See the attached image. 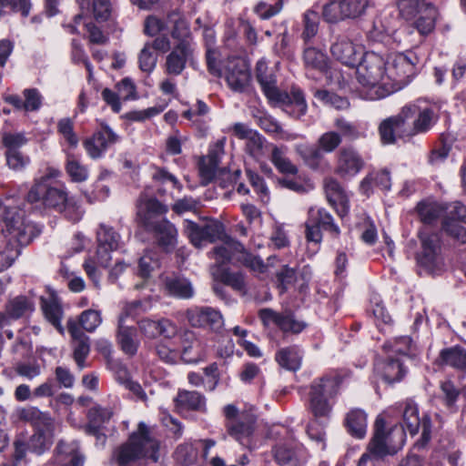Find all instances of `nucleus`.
Masks as SVG:
<instances>
[{"label": "nucleus", "instance_id": "nucleus-49", "mask_svg": "<svg viewBox=\"0 0 466 466\" xmlns=\"http://www.w3.org/2000/svg\"><path fill=\"white\" fill-rule=\"evenodd\" d=\"M334 127L339 131L341 137L356 140L366 137L365 128L360 124L350 122L342 117L335 119Z\"/></svg>", "mask_w": 466, "mask_h": 466}, {"label": "nucleus", "instance_id": "nucleus-18", "mask_svg": "<svg viewBox=\"0 0 466 466\" xmlns=\"http://www.w3.org/2000/svg\"><path fill=\"white\" fill-rule=\"evenodd\" d=\"M195 52L196 44L177 43L166 57L167 74L179 76L187 64L194 63Z\"/></svg>", "mask_w": 466, "mask_h": 466}, {"label": "nucleus", "instance_id": "nucleus-3", "mask_svg": "<svg viewBox=\"0 0 466 466\" xmlns=\"http://www.w3.org/2000/svg\"><path fill=\"white\" fill-rule=\"evenodd\" d=\"M158 442L153 439L147 426L144 422L138 424V429L132 433L128 441L116 451L119 466H127L131 461L139 458L150 459L153 462L158 461Z\"/></svg>", "mask_w": 466, "mask_h": 466}, {"label": "nucleus", "instance_id": "nucleus-46", "mask_svg": "<svg viewBox=\"0 0 466 466\" xmlns=\"http://www.w3.org/2000/svg\"><path fill=\"white\" fill-rule=\"evenodd\" d=\"M286 154V147L273 146L271 150V161L280 173L295 175L298 173V167L287 157Z\"/></svg>", "mask_w": 466, "mask_h": 466}, {"label": "nucleus", "instance_id": "nucleus-34", "mask_svg": "<svg viewBox=\"0 0 466 466\" xmlns=\"http://www.w3.org/2000/svg\"><path fill=\"white\" fill-rule=\"evenodd\" d=\"M153 230L159 246L166 250L173 249L177 243V230L175 226L165 218L159 219L148 228Z\"/></svg>", "mask_w": 466, "mask_h": 466}, {"label": "nucleus", "instance_id": "nucleus-12", "mask_svg": "<svg viewBox=\"0 0 466 466\" xmlns=\"http://www.w3.org/2000/svg\"><path fill=\"white\" fill-rule=\"evenodd\" d=\"M258 316L265 327H276L286 335L299 334L307 327L305 321L299 319L289 310L278 312L271 309H262L259 310Z\"/></svg>", "mask_w": 466, "mask_h": 466}, {"label": "nucleus", "instance_id": "nucleus-43", "mask_svg": "<svg viewBox=\"0 0 466 466\" xmlns=\"http://www.w3.org/2000/svg\"><path fill=\"white\" fill-rule=\"evenodd\" d=\"M175 401L177 407L183 410H205L206 399L198 391L180 390Z\"/></svg>", "mask_w": 466, "mask_h": 466}, {"label": "nucleus", "instance_id": "nucleus-39", "mask_svg": "<svg viewBox=\"0 0 466 466\" xmlns=\"http://www.w3.org/2000/svg\"><path fill=\"white\" fill-rule=\"evenodd\" d=\"M440 360L442 365L464 371L466 370V350L460 346L443 349L440 352Z\"/></svg>", "mask_w": 466, "mask_h": 466}, {"label": "nucleus", "instance_id": "nucleus-4", "mask_svg": "<svg viewBox=\"0 0 466 466\" xmlns=\"http://www.w3.org/2000/svg\"><path fill=\"white\" fill-rule=\"evenodd\" d=\"M14 200L6 198L5 202L0 201V223H5V233L8 242L14 243L19 249L28 245L40 231L31 223H26L18 208L13 206Z\"/></svg>", "mask_w": 466, "mask_h": 466}, {"label": "nucleus", "instance_id": "nucleus-10", "mask_svg": "<svg viewBox=\"0 0 466 466\" xmlns=\"http://www.w3.org/2000/svg\"><path fill=\"white\" fill-rule=\"evenodd\" d=\"M387 74L392 84V93L400 90L415 75L416 65L419 63L417 55L412 51L391 54L386 59Z\"/></svg>", "mask_w": 466, "mask_h": 466}, {"label": "nucleus", "instance_id": "nucleus-17", "mask_svg": "<svg viewBox=\"0 0 466 466\" xmlns=\"http://www.w3.org/2000/svg\"><path fill=\"white\" fill-rule=\"evenodd\" d=\"M118 141L119 136L107 124L102 123L101 128L84 141V147L91 158L97 159Z\"/></svg>", "mask_w": 466, "mask_h": 466}, {"label": "nucleus", "instance_id": "nucleus-24", "mask_svg": "<svg viewBox=\"0 0 466 466\" xmlns=\"http://www.w3.org/2000/svg\"><path fill=\"white\" fill-rule=\"evenodd\" d=\"M363 166L364 161L356 150L350 147L342 148L337 157L335 172L341 177H352Z\"/></svg>", "mask_w": 466, "mask_h": 466}, {"label": "nucleus", "instance_id": "nucleus-27", "mask_svg": "<svg viewBox=\"0 0 466 466\" xmlns=\"http://www.w3.org/2000/svg\"><path fill=\"white\" fill-rule=\"evenodd\" d=\"M116 337L117 344L125 354L128 356L137 354L140 345L137 330L136 327L126 324L125 316H119L118 318Z\"/></svg>", "mask_w": 466, "mask_h": 466}, {"label": "nucleus", "instance_id": "nucleus-30", "mask_svg": "<svg viewBox=\"0 0 466 466\" xmlns=\"http://www.w3.org/2000/svg\"><path fill=\"white\" fill-rule=\"evenodd\" d=\"M181 352L180 359L186 363H197L205 358L201 342L191 330H185L180 337Z\"/></svg>", "mask_w": 466, "mask_h": 466}, {"label": "nucleus", "instance_id": "nucleus-23", "mask_svg": "<svg viewBox=\"0 0 466 466\" xmlns=\"http://www.w3.org/2000/svg\"><path fill=\"white\" fill-rule=\"evenodd\" d=\"M225 79L229 88L235 92H244L250 82V72L247 64L240 59L228 63Z\"/></svg>", "mask_w": 466, "mask_h": 466}, {"label": "nucleus", "instance_id": "nucleus-14", "mask_svg": "<svg viewBox=\"0 0 466 466\" xmlns=\"http://www.w3.org/2000/svg\"><path fill=\"white\" fill-rule=\"evenodd\" d=\"M256 417L251 413H243L242 419L226 422L227 433L242 447L252 450L256 447Z\"/></svg>", "mask_w": 466, "mask_h": 466}, {"label": "nucleus", "instance_id": "nucleus-63", "mask_svg": "<svg viewBox=\"0 0 466 466\" xmlns=\"http://www.w3.org/2000/svg\"><path fill=\"white\" fill-rule=\"evenodd\" d=\"M315 96L324 104L336 109H345L350 106L347 98L326 90H318Z\"/></svg>", "mask_w": 466, "mask_h": 466}, {"label": "nucleus", "instance_id": "nucleus-11", "mask_svg": "<svg viewBox=\"0 0 466 466\" xmlns=\"http://www.w3.org/2000/svg\"><path fill=\"white\" fill-rule=\"evenodd\" d=\"M420 248L417 253L418 264L431 273L441 270L443 266L441 237L426 227L419 232Z\"/></svg>", "mask_w": 466, "mask_h": 466}, {"label": "nucleus", "instance_id": "nucleus-7", "mask_svg": "<svg viewBox=\"0 0 466 466\" xmlns=\"http://www.w3.org/2000/svg\"><path fill=\"white\" fill-rule=\"evenodd\" d=\"M96 238L98 246L96 258H86L83 265L86 273L95 284L99 281L96 267H107L112 259L110 253L120 247V236L111 227L104 224L99 226Z\"/></svg>", "mask_w": 466, "mask_h": 466}, {"label": "nucleus", "instance_id": "nucleus-56", "mask_svg": "<svg viewBox=\"0 0 466 466\" xmlns=\"http://www.w3.org/2000/svg\"><path fill=\"white\" fill-rule=\"evenodd\" d=\"M157 56L152 50L150 42L145 44L138 55V66L141 71L151 73L157 66Z\"/></svg>", "mask_w": 466, "mask_h": 466}, {"label": "nucleus", "instance_id": "nucleus-21", "mask_svg": "<svg viewBox=\"0 0 466 466\" xmlns=\"http://www.w3.org/2000/svg\"><path fill=\"white\" fill-rule=\"evenodd\" d=\"M188 322L197 328L218 330L223 326L221 314L210 307H195L187 310Z\"/></svg>", "mask_w": 466, "mask_h": 466}, {"label": "nucleus", "instance_id": "nucleus-31", "mask_svg": "<svg viewBox=\"0 0 466 466\" xmlns=\"http://www.w3.org/2000/svg\"><path fill=\"white\" fill-rule=\"evenodd\" d=\"M67 329L76 343L74 347V359L77 366L83 369L85 367V360L90 351L89 338L82 331L77 322L73 319L68 320Z\"/></svg>", "mask_w": 466, "mask_h": 466}, {"label": "nucleus", "instance_id": "nucleus-33", "mask_svg": "<svg viewBox=\"0 0 466 466\" xmlns=\"http://www.w3.org/2000/svg\"><path fill=\"white\" fill-rule=\"evenodd\" d=\"M164 290L171 297L187 299L193 297L194 289L191 282L181 276H166L162 279Z\"/></svg>", "mask_w": 466, "mask_h": 466}, {"label": "nucleus", "instance_id": "nucleus-22", "mask_svg": "<svg viewBox=\"0 0 466 466\" xmlns=\"http://www.w3.org/2000/svg\"><path fill=\"white\" fill-rule=\"evenodd\" d=\"M333 57L342 64L354 66L363 56V47L345 36L339 37L330 47Z\"/></svg>", "mask_w": 466, "mask_h": 466}, {"label": "nucleus", "instance_id": "nucleus-1", "mask_svg": "<svg viewBox=\"0 0 466 466\" xmlns=\"http://www.w3.org/2000/svg\"><path fill=\"white\" fill-rule=\"evenodd\" d=\"M356 77L365 99L379 100L392 94L386 59L375 52L363 54L357 66Z\"/></svg>", "mask_w": 466, "mask_h": 466}, {"label": "nucleus", "instance_id": "nucleus-53", "mask_svg": "<svg viewBox=\"0 0 466 466\" xmlns=\"http://www.w3.org/2000/svg\"><path fill=\"white\" fill-rule=\"evenodd\" d=\"M420 220L430 225L434 222L444 211V208L437 202H420L417 206Z\"/></svg>", "mask_w": 466, "mask_h": 466}, {"label": "nucleus", "instance_id": "nucleus-16", "mask_svg": "<svg viewBox=\"0 0 466 466\" xmlns=\"http://www.w3.org/2000/svg\"><path fill=\"white\" fill-rule=\"evenodd\" d=\"M64 187L58 188L50 187L43 181H35L27 194V200L31 203L43 200L46 206L57 208L59 211L69 199Z\"/></svg>", "mask_w": 466, "mask_h": 466}, {"label": "nucleus", "instance_id": "nucleus-55", "mask_svg": "<svg viewBox=\"0 0 466 466\" xmlns=\"http://www.w3.org/2000/svg\"><path fill=\"white\" fill-rule=\"evenodd\" d=\"M323 18L328 23H337L348 18L341 0L332 1L323 6Z\"/></svg>", "mask_w": 466, "mask_h": 466}, {"label": "nucleus", "instance_id": "nucleus-36", "mask_svg": "<svg viewBox=\"0 0 466 466\" xmlns=\"http://www.w3.org/2000/svg\"><path fill=\"white\" fill-rule=\"evenodd\" d=\"M345 424L351 436L362 439L367 433V413L361 409H352L346 415Z\"/></svg>", "mask_w": 466, "mask_h": 466}, {"label": "nucleus", "instance_id": "nucleus-8", "mask_svg": "<svg viewBox=\"0 0 466 466\" xmlns=\"http://www.w3.org/2000/svg\"><path fill=\"white\" fill-rule=\"evenodd\" d=\"M385 424L382 417L376 419L374 434L369 444L371 452L383 457L397 453L404 445L406 436L400 426L395 425L387 431Z\"/></svg>", "mask_w": 466, "mask_h": 466}, {"label": "nucleus", "instance_id": "nucleus-41", "mask_svg": "<svg viewBox=\"0 0 466 466\" xmlns=\"http://www.w3.org/2000/svg\"><path fill=\"white\" fill-rule=\"evenodd\" d=\"M82 12L91 10L93 17L97 22L108 20L112 14V5L109 0H78Z\"/></svg>", "mask_w": 466, "mask_h": 466}, {"label": "nucleus", "instance_id": "nucleus-51", "mask_svg": "<svg viewBox=\"0 0 466 466\" xmlns=\"http://www.w3.org/2000/svg\"><path fill=\"white\" fill-rule=\"evenodd\" d=\"M245 150L248 155L257 161H260L268 152L266 139L258 132L246 141Z\"/></svg>", "mask_w": 466, "mask_h": 466}, {"label": "nucleus", "instance_id": "nucleus-26", "mask_svg": "<svg viewBox=\"0 0 466 466\" xmlns=\"http://www.w3.org/2000/svg\"><path fill=\"white\" fill-rule=\"evenodd\" d=\"M85 458L79 451L78 442L60 441L56 448V466H84Z\"/></svg>", "mask_w": 466, "mask_h": 466}, {"label": "nucleus", "instance_id": "nucleus-52", "mask_svg": "<svg viewBox=\"0 0 466 466\" xmlns=\"http://www.w3.org/2000/svg\"><path fill=\"white\" fill-rule=\"evenodd\" d=\"M303 60L308 69H315L322 72L327 67L328 58L326 54L315 47L305 48Z\"/></svg>", "mask_w": 466, "mask_h": 466}, {"label": "nucleus", "instance_id": "nucleus-5", "mask_svg": "<svg viewBox=\"0 0 466 466\" xmlns=\"http://www.w3.org/2000/svg\"><path fill=\"white\" fill-rule=\"evenodd\" d=\"M339 384L340 379L337 375H327L312 381L309 409L317 420L329 417Z\"/></svg>", "mask_w": 466, "mask_h": 466}, {"label": "nucleus", "instance_id": "nucleus-28", "mask_svg": "<svg viewBox=\"0 0 466 466\" xmlns=\"http://www.w3.org/2000/svg\"><path fill=\"white\" fill-rule=\"evenodd\" d=\"M379 134L385 145L394 144L397 137H409L400 112L384 119L379 126Z\"/></svg>", "mask_w": 466, "mask_h": 466}, {"label": "nucleus", "instance_id": "nucleus-38", "mask_svg": "<svg viewBox=\"0 0 466 466\" xmlns=\"http://www.w3.org/2000/svg\"><path fill=\"white\" fill-rule=\"evenodd\" d=\"M279 365L288 370H298L301 366L302 352L297 346L280 349L275 356Z\"/></svg>", "mask_w": 466, "mask_h": 466}, {"label": "nucleus", "instance_id": "nucleus-57", "mask_svg": "<svg viewBox=\"0 0 466 466\" xmlns=\"http://www.w3.org/2000/svg\"><path fill=\"white\" fill-rule=\"evenodd\" d=\"M341 136L335 131L323 133L318 139V148L320 153H332L341 144Z\"/></svg>", "mask_w": 466, "mask_h": 466}, {"label": "nucleus", "instance_id": "nucleus-13", "mask_svg": "<svg viewBox=\"0 0 466 466\" xmlns=\"http://www.w3.org/2000/svg\"><path fill=\"white\" fill-rule=\"evenodd\" d=\"M184 230L196 248H201L207 243L215 242L222 238L224 234L223 226L218 221H208L199 225L186 219L184 221Z\"/></svg>", "mask_w": 466, "mask_h": 466}, {"label": "nucleus", "instance_id": "nucleus-62", "mask_svg": "<svg viewBox=\"0 0 466 466\" xmlns=\"http://www.w3.org/2000/svg\"><path fill=\"white\" fill-rule=\"evenodd\" d=\"M319 14L314 10H308L304 14V30L302 33L303 39L308 42L314 37L319 29Z\"/></svg>", "mask_w": 466, "mask_h": 466}, {"label": "nucleus", "instance_id": "nucleus-50", "mask_svg": "<svg viewBox=\"0 0 466 466\" xmlns=\"http://www.w3.org/2000/svg\"><path fill=\"white\" fill-rule=\"evenodd\" d=\"M113 415V411L108 408L100 406L93 407L88 412L89 424L86 427L87 433H96L100 426L108 421Z\"/></svg>", "mask_w": 466, "mask_h": 466}, {"label": "nucleus", "instance_id": "nucleus-37", "mask_svg": "<svg viewBox=\"0 0 466 466\" xmlns=\"http://www.w3.org/2000/svg\"><path fill=\"white\" fill-rule=\"evenodd\" d=\"M11 318L18 319L31 314L35 310V301L29 296L19 295L9 299L5 307Z\"/></svg>", "mask_w": 466, "mask_h": 466}, {"label": "nucleus", "instance_id": "nucleus-60", "mask_svg": "<svg viewBox=\"0 0 466 466\" xmlns=\"http://www.w3.org/2000/svg\"><path fill=\"white\" fill-rule=\"evenodd\" d=\"M152 308V303L149 299L135 300L125 304L122 313L119 316H125V320L127 318H136L137 315L147 312Z\"/></svg>", "mask_w": 466, "mask_h": 466}, {"label": "nucleus", "instance_id": "nucleus-45", "mask_svg": "<svg viewBox=\"0 0 466 466\" xmlns=\"http://www.w3.org/2000/svg\"><path fill=\"white\" fill-rule=\"evenodd\" d=\"M310 223L316 224L325 230H329L335 236L339 235V227L334 224L332 216L321 208H310L309 210Z\"/></svg>", "mask_w": 466, "mask_h": 466}, {"label": "nucleus", "instance_id": "nucleus-54", "mask_svg": "<svg viewBox=\"0 0 466 466\" xmlns=\"http://www.w3.org/2000/svg\"><path fill=\"white\" fill-rule=\"evenodd\" d=\"M411 339L408 336L396 338L393 340H389L383 345V350L386 354L400 357L406 356L410 349Z\"/></svg>", "mask_w": 466, "mask_h": 466}, {"label": "nucleus", "instance_id": "nucleus-9", "mask_svg": "<svg viewBox=\"0 0 466 466\" xmlns=\"http://www.w3.org/2000/svg\"><path fill=\"white\" fill-rule=\"evenodd\" d=\"M400 114L407 127L409 137L428 132L437 121L432 107L422 100L404 106L400 109Z\"/></svg>", "mask_w": 466, "mask_h": 466}, {"label": "nucleus", "instance_id": "nucleus-32", "mask_svg": "<svg viewBox=\"0 0 466 466\" xmlns=\"http://www.w3.org/2000/svg\"><path fill=\"white\" fill-rule=\"evenodd\" d=\"M41 309L46 319L63 334L64 328L61 321L64 312L59 299L54 292L41 297Z\"/></svg>", "mask_w": 466, "mask_h": 466}, {"label": "nucleus", "instance_id": "nucleus-25", "mask_svg": "<svg viewBox=\"0 0 466 466\" xmlns=\"http://www.w3.org/2000/svg\"><path fill=\"white\" fill-rule=\"evenodd\" d=\"M55 421L50 417H43V424H37L35 432L28 442V449L37 454H42L49 449L53 442Z\"/></svg>", "mask_w": 466, "mask_h": 466}, {"label": "nucleus", "instance_id": "nucleus-2", "mask_svg": "<svg viewBox=\"0 0 466 466\" xmlns=\"http://www.w3.org/2000/svg\"><path fill=\"white\" fill-rule=\"evenodd\" d=\"M256 76L261 89L274 105L280 106L288 115L299 118L307 112V103L303 92L297 86H292L289 92H282L277 86L275 76L268 72V65L260 60L257 63Z\"/></svg>", "mask_w": 466, "mask_h": 466}, {"label": "nucleus", "instance_id": "nucleus-61", "mask_svg": "<svg viewBox=\"0 0 466 466\" xmlns=\"http://www.w3.org/2000/svg\"><path fill=\"white\" fill-rule=\"evenodd\" d=\"M273 452L276 461L281 465H287L289 463L295 465L298 461L297 451L293 447L286 444L276 445Z\"/></svg>", "mask_w": 466, "mask_h": 466}, {"label": "nucleus", "instance_id": "nucleus-29", "mask_svg": "<svg viewBox=\"0 0 466 466\" xmlns=\"http://www.w3.org/2000/svg\"><path fill=\"white\" fill-rule=\"evenodd\" d=\"M137 208V216L147 228L152 226V223L159 221L157 218L167 210L158 200L146 194L140 196Z\"/></svg>", "mask_w": 466, "mask_h": 466}, {"label": "nucleus", "instance_id": "nucleus-19", "mask_svg": "<svg viewBox=\"0 0 466 466\" xmlns=\"http://www.w3.org/2000/svg\"><path fill=\"white\" fill-rule=\"evenodd\" d=\"M198 170L202 184L206 185L212 180H216L219 181V184L224 187L228 184L237 182L240 176L239 169H236L234 172H230L226 168L218 169V163H212L205 157L200 159Z\"/></svg>", "mask_w": 466, "mask_h": 466}, {"label": "nucleus", "instance_id": "nucleus-35", "mask_svg": "<svg viewBox=\"0 0 466 466\" xmlns=\"http://www.w3.org/2000/svg\"><path fill=\"white\" fill-rule=\"evenodd\" d=\"M167 31L170 34L177 43L187 42V44H195L191 37L189 24L186 18L177 12H172L167 16Z\"/></svg>", "mask_w": 466, "mask_h": 466}, {"label": "nucleus", "instance_id": "nucleus-15", "mask_svg": "<svg viewBox=\"0 0 466 466\" xmlns=\"http://www.w3.org/2000/svg\"><path fill=\"white\" fill-rule=\"evenodd\" d=\"M402 413V425L400 426L411 436L418 432L420 426L422 427L421 439L423 444L431 438V420L428 417L420 419L419 416L418 405L411 400H407L400 405Z\"/></svg>", "mask_w": 466, "mask_h": 466}, {"label": "nucleus", "instance_id": "nucleus-58", "mask_svg": "<svg viewBox=\"0 0 466 466\" xmlns=\"http://www.w3.org/2000/svg\"><path fill=\"white\" fill-rule=\"evenodd\" d=\"M102 323L101 313L95 309H86L79 316V325L87 332L95 331Z\"/></svg>", "mask_w": 466, "mask_h": 466}, {"label": "nucleus", "instance_id": "nucleus-64", "mask_svg": "<svg viewBox=\"0 0 466 466\" xmlns=\"http://www.w3.org/2000/svg\"><path fill=\"white\" fill-rule=\"evenodd\" d=\"M6 164L14 171H22L30 164V157L19 151L5 152Z\"/></svg>", "mask_w": 466, "mask_h": 466}, {"label": "nucleus", "instance_id": "nucleus-40", "mask_svg": "<svg viewBox=\"0 0 466 466\" xmlns=\"http://www.w3.org/2000/svg\"><path fill=\"white\" fill-rule=\"evenodd\" d=\"M209 113V106L204 101L198 100L187 110L183 112V116L198 128L205 129L207 124L210 121Z\"/></svg>", "mask_w": 466, "mask_h": 466}, {"label": "nucleus", "instance_id": "nucleus-20", "mask_svg": "<svg viewBox=\"0 0 466 466\" xmlns=\"http://www.w3.org/2000/svg\"><path fill=\"white\" fill-rule=\"evenodd\" d=\"M407 370L400 357L387 354L385 359L377 360L374 373L386 383L399 382L406 375Z\"/></svg>", "mask_w": 466, "mask_h": 466}, {"label": "nucleus", "instance_id": "nucleus-59", "mask_svg": "<svg viewBox=\"0 0 466 466\" xmlns=\"http://www.w3.org/2000/svg\"><path fill=\"white\" fill-rule=\"evenodd\" d=\"M159 262L155 252L147 251L139 259L138 274L141 278L147 279L151 272L158 268Z\"/></svg>", "mask_w": 466, "mask_h": 466}, {"label": "nucleus", "instance_id": "nucleus-47", "mask_svg": "<svg viewBox=\"0 0 466 466\" xmlns=\"http://www.w3.org/2000/svg\"><path fill=\"white\" fill-rule=\"evenodd\" d=\"M437 15L438 12L435 6H430L426 8V11L418 14L417 16L413 18V26L421 35H428L435 27Z\"/></svg>", "mask_w": 466, "mask_h": 466}, {"label": "nucleus", "instance_id": "nucleus-44", "mask_svg": "<svg viewBox=\"0 0 466 466\" xmlns=\"http://www.w3.org/2000/svg\"><path fill=\"white\" fill-rule=\"evenodd\" d=\"M295 150L309 167L314 170L320 167L323 156L318 147H316L309 143H299L295 146Z\"/></svg>", "mask_w": 466, "mask_h": 466}, {"label": "nucleus", "instance_id": "nucleus-48", "mask_svg": "<svg viewBox=\"0 0 466 466\" xmlns=\"http://www.w3.org/2000/svg\"><path fill=\"white\" fill-rule=\"evenodd\" d=\"M434 6L430 0H399L400 14L407 20H411L426 11V8Z\"/></svg>", "mask_w": 466, "mask_h": 466}, {"label": "nucleus", "instance_id": "nucleus-42", "mask_svg": "<svg viewBox=\"0 0 466 466\" xmlns=\"http://www.w3.org/2000/svg\"><path fill=\"white\" fill-rule=\"evenodd\" d=\"M65 170L70 180L75 183L85 182L89 177L87 167L82 164L79 157L72 153H66Z\"/></svg>", "mask_w": 466, "mask_h": 466}, {"label": "nucleus", "instance_id": "nucleus-6", "mask_svg": "<svg viewBox=\"0 0 466 466\" xmlns=\"http://www.w3.org/2000/svg\"><path fill=\"white\" fill-rule=\"evenodd\" d=\"M212 257L219 265L236 259L258 274L267 272L268 268L273 265V261L277 259L276 257L270 256L268 258V263H264L259 257L248 252L239 242L231 238L216 247L213 249Z\"/></svg>", "mask_w": 466, "mask_h": 466}]
</instances>
